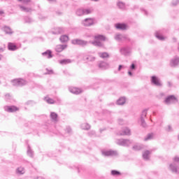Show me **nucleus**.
<instances>
[{"mask_svg":"<svg viewBox=\"0 0 179 179\" xmlns=\"http://www.w3.org/2000/svg\"><path fill=\"white\" fill-rule=\"evenodd\" d=\"M171 3L172 6H177L179 3V0H173Z\"/></svg>","mask_w":179,"mask_h":179,"instance_id":"obj_46","label":"nucleus"},{"mask_svg":"<svg viewBox=\"0 0 179 179\" xmlns=\"http://www.w3.org/2000/svg\"><path fill=\"white\" fill-rule=\"evenodd\" d=\"M8 47L10 51H15V50H17V46L12 43H9Z\"/></svg>","mask_w":179,"mask_h":179,"instance_id":"obj_23","label":"nucleus"},{"mask_svg":"<svg viewBox=\"0 0 179 179\" xmlns=\"http://www.w3.org/2000/svg\"><path fill=\"white\" fill-rule=\"evenodd\" d=\"M66 131H67L68 134H71V132H72V129H71V127H67Z\"/></svg>","mask_w":179,"mask_h":179,"instance_id":"obj_48","label":"nucleus"},{"mask_svg":"<svg viewBox=\"0 0 179 179\" xmlns=\"http://www.w3.org/2000/svg\"><path fill=\"white\" fill-rule=\"evenodd\" d=\"M69 91L71 93H73V94H80L82 93V89L78 88V87H71L69 88Z\"/></svg>","mask_w":179,"mask_h":179,"instance_id":"obj_11","label":"nucleus"},{"mask_svg":"<svg viewBox=\"0 0 179 179\" xmlns=\"http://www.w3.org/2000/svg\"><path fill=\"white\" fill-rule=\"evenodd\" d=\"M17 173L22 175V174H24V168L23 167H19L17 169Z\"/></svg>","mask_w":179,"mask_h":179,"instance_id":"obj_35","label":"nucleus"},{"mask_svg":"<svg viewBox=\"0 0 179 179\" xmlns=\"http://www.w3.org/2000/svg\"><path fill=\"white\" fill-rule=\"evenodd\" d=\"M122 68V65H120L118 67V71H121V69Z\"/></svg>","mask_w":179,"mask_h":179,"instance_id":"obj_54","label":"nucleus"},{"mask_svg":"<svg viewBox=\"0 0 179 179\" xmlns=\"http://www.w3.org/2000/svg\"><path fill=\"white\" fill-rule=\"evenodd\" d=\"M91 1H94V2H99V1L100 0H91Z\"/></svg>","mask_w":179,"mask_h":179,"instance_id":"obj_59","label":"nucleus"},{"mask_svg":"<svg viewBox=\"0 0 179 179\" xmlns=\"http://www.w3.org/2000/svg\"><path fill=\"white\" fill-rule=\"evenodd\" d=\"M117 145H119L120 146H124L126 148H128L130 145H132V141L129 139H117L116 140Z\"/></svg>","mask_w":179,"mask_h":179,"instance_id":"obj_1","label":"nucleus"},{"mask_svg":"<svg viewBox=\"0 0 179 179\" xmlns=\"http://www.w3.org/2000/svg\"><path fill=\"white\" fill-rule=\"evenodd\" d=\"M128 75H129V76H132V72L128 71Z\"/></svg>","mask_w":179,"mask_h":179,"instance_id":"obj_55","label":"nucleus"},{"mask_svg":"<svg viewBox=\"0 0 179 179\" xmlns=\"http://www.w3.org/2000/svg\"><path fill=\"white\" fill-rule=\"evenodd\" d=\"M89 135H96V131H92L89 133Z\"/></svg>","mask_w":179,"mask_h":179,"instance_id":"obj_49","label":"nucleus"},{"mask_svg":"<svg viewBox=\"0 0 179 179\" xmlns=\"http://www.w3.org/2000/svg\"><path fill=\"white\" fill-rule=\"evenodd\" d=\"M12 83L13 86H24V85H27V81L22 78H18L13 80Z\"/></svg>","mask_w":179,"mask_h":179,"instance_id":"obj_2","label":"nucleus"},{"mask_svg":"<svg viewBox=\"0 0 179 179\" xmlns=\"http://www.w3.org/2000/svg\"><path fill=\"white\" fill-rule=\"evenodd\" d=\"M87 61H90V62H93L96 59V57H93V56H89L86 58Z\"/></svg>","mask_w":179,"mask_h":179,"instance_id":"obj_45","label":"nucleus"},{"mask_svg":"<svg viewBox=\"0 0 179 179\" xmlns=\"http://www.w3.org/2000/svg\"><path fill=\"white\" fill-rule=\"evenodd\" d=\"M24 22H25V23H31V22H33V20L31 18H30L29 17H25Z\"/></svg>","mask_w":179,"mask_h":179,"instance_id":"obj_43","label":"nucleus"},{"mask_svg":"<svg viewBox=\"0 0 179 179\" xmlns=\"http://www.w3.org/2000/svg\"><path fill=\"white\" fill-rule=\"evenodd\" d=\"M18 6L21 12H24L25 13H31V12H33V8H31V7H27L23 5H19Z\"/></svg>","mask_w":179,"mask_h":179,"instance_id":"obj_7","label":"nucleus"},{"mask_svg":"<svg viewBox=\"0 0 179 179\" xmlns=\"http://www.w3.org/2000/svg\"><path fill=\"white\" fill-rule=\"evenodd\" d=\"M59 40H60L61 43H66L69 41V37L66 35H63V36H60Z\"/></svg>","mask_w":179,"mask_h":179,"instance_id":"obj_25","label":"nucleus"},{"mask_svg":"<svg viewBox=\"0 0 179 179\" xmlns=\"http://www.w3.org/2000/svg\"><path fill=\"white\" fill-rule=\"evenodd\" d=\"M66 48H68V45H57L55 48V51L57 52H62Z\"/></svg>","mask_w":179,"mask_h":179,"instance_id":"obj_10","label":"nucleus"},{"mask_svg":"<svg viewBox=\"0 0 179 179\" xmlns=\"http://www.w3.org/2000/svg\"><path fill=\"white\" fill-rule=\"evenodd\" d=\"M120 121H122V120H119V122H120Z\"/></svg>","mask_w":179,"mask_h":179,"instance_id":"obj_63","label":"nucleus"},{"mask_svg":"<svg viewBox=\"0 0 179 179\" xmlns=\"http://www.w3.org/2000/svg\"><path fill=\"white\" fill-rule=\"evenodd\" d=\"M155 37H157V38H158V40H161V41L164 40V37L160 36V35L159 34V31H157V32L155 33Z\"/></svg>","mask_w":179,"mask_h":179,"instance_id":"obj_42","label":"nucleus"},{"mask_svg":"<svg viewBox=\"0 0 179 179\" xmlns=\"http://www.w3.org/2000/svg\"><path fill=\"white\" fill-rule=\"evenodd\" d=\"M116 29L118 30H127V24L117 23L115 24Z\"/></svg>","mask_w":179,"mask_h":179,"instance_id":"obj_15","label":"nucleus"},{"mask_svg":"<svg viewBox=\"0 0 179 179\" xmlns=\"http://www.w3.org/2000/svg\"><path fill=\"white\" fill-rule=\"evenodd\" d=\"M99 55L101 58H108V57H110V55L106 52H100L99 53Z\"/></svg>","mask_w":179,"mask_h":179,"instance_id":"obj_34","label":"nucleus"},{"mask_svg":"<svg viewBox=\"0 0 179 179\" xmlns=\"http://www.w3.org/2000/svg\"><path fill=\"white\" fill-rule=\"evenodd\" d=\"M48 104H55V101L51 98H45Z\"/></svg>","mask_w":179,"mask_h":179,"instance_id":"obj_39","label":"nucleus"},{"mask_svg":"<svg viewBox=\"0 0 179 179\" xmlns=\"http://www.w3.org/2000/svg\"><path fill=\"white\" fill-rule=\"evenodd\" d=\"M155 134L152 133L148 134L144 138V141L146 142L148 141H150V139H153Z\"/></svg>","mask_w":179,"mask_h":179,"instance_id":"obj_28","label":"nucleus"},{"mask_svg":"<svg viewBox=\"0 0 179 179\" xmlns=\"http://www.w3.org/2000/svg\"><path fill=\"white\" fill-rule=\"evenodd\" d=\"M18 2H23V0H17Z\"/></svg>","mask_w":179,"mask_h":179,"instance_id":"obj_61","label":"nucleus"},{"mask_svg":"<svg viewBox=\"0 0 179 179\" xmlns=\"http://www.w3.org/2000/svg\"><path fill=\"white\" fill-rule=\"evenodd\" d=\"M71 43L74 45H81V47H85L88 44L87 41H83L82 39H73L71 41Z\"/></svg>","mask_w":179,"mask_h":179,"instance_id":"obj_3","label":"nucleus"},{"mask_svg":"<svg viewBox=\"0 0 179 179\" xmlns=\"http://www.w3.org/2000/svg\"><path fill=\"white\" fill-rule=\"evenodd\" d=\"M141 127H143V128H146L147 124H146V122L145 121V119H141Z\"/></svg>","mask_w":179,"mask_h":179,"instance_id":"obj_44","label":"nucleus"},{"mask_svg":"<svg viewBox=\"0 0 179 179\" xmlns=\"http://www.w3.org/2000/svg\"><path fill=\"white\" fill-rule=\"evenodd\" d=\"M95 40L98 41L100 40L101 41H106V36L103 35H96L94 36Z\"/></svg>","mask_w":179,"mask_h":179,"instance_id":"obj_27","label":"nucleus"},{"mask_svg":"<svg viewBox=\"0 0 179 179\" xmlns=\"http://www.w3.org/2000/svg\"><path fill=\"white\" fill-rule=\"evenodd\" d=\"M81 128L82 129H85L86 131H88V129H90V124H87V123H84L81 124Z\"/></svg>","mask_w":179,"mask_h":179,"instance_id":"obj_31","label":"nucleus"},{"mask_svg":"<svg viewBox=\"0 0 179 179\" xmlns=\"http://www.w3.org/2000/svg\"><path fill=\"white\" fill-rule=\"evenodd\" d=\"M84 15H90L93 12V9L88 8V9H83Z\"/></svg>","mask_w":179,"mask_h":179,"instance_id":"obj_38","label":"nucleus"},{"mask_svg":"<svg viewBox=\"0 0 179 179\" xmlns=\"http://www.w3.org/2000/svg\"><path fill=\"white\" fill-rule=\"evenodd\" d=\"M179 64V57H176L174 59H172L170 62L171 66L176 68Z\"/></svg>","mask_w":179,"mask_h":179,"instance_id":"obj_12","label":"nucleus"},{"mask_svg":"<svg viewBox=\"0 0 179 179\" xmlns=\"http://www.w3.org/2000/svg\"><path fill=\"white\" fill-rule=\"evenodd\" d=\"M146 115H148V109H145L142 111L140 120H145Z\"/></svg>","mask_w":179,"mask_h":179,"instance_id":"obj_29","label":"nucleus"},{"mask_svg":"<svg viewBox=\"0 0 179 179\" xmlns=\"http://www.w3.org/2000/svg\"><path fill=\"white\" fill-rule=\"evenodd\" d=\"M151 82L153 85H155V86H162V83L160 82L159 78L155 76L151 77Z\"/></svg>","mask_w":179,"mask_h":179,"instance_id":"obj_8","label":"nucleus"},{"mask_svg":"<svg viewBox=\"0 0 179 179\" xmlns=\"http://www.w3.org/2000/svg\"><path fill=\"white\" fill-rule=\"evenodd\" d=\"M115 40H117V41H121L125 38L122 34H117L115 36Z\"/></svg>","mask_w":179,"mask_h":179,"instance_id":"obj_33","label":"nucleus"},{"mask_svg":"<svg viewBox=\"0 0 179 179\" xmlns=\"http://www.w3.org/2000/svg\"><path fill=\"white\" fill-rule=\"evenodd\" d=\"M169 131H171V126H169Z\"/></svg>","mask_w":179,"mask_h":179,"instance_id":"obj_60","label":"nucleus"},{"mask_svg":"<svg viewBox=\"0 0 179 179\" xmlns=\"http://www.w3.org/2000/svg\"><path fill=\"white\" fill-rule=\"evenodd\" d=\"M127 101L125 99V97H120L117 101V104L118 106H124V103Z\"/></svg>","mask_w":179,"mask_h":179,"instance_id":"obj_22","label":"nucleus"},{"mask_svg":"<svg viewBox=\"0 0 179 179\" xmlns=\"http://www.w3.org/2000/svg\"><path fill=\"white\" fill-rule=\"evenodd\" d=\"M52 73V71H50L49 73Z\"/></svg>","mask_w":179,"mask_h":179,"instance_id":"obj_62","label":"nucleus"},{"mask_svg":"<svg viewBox=\"0 0 179 179\" xmlns=\"http://www.w3.org/2000/svg\"><path fill=\"white\" fill-rule=\"evenodd\" d=\"M178 99H177V98L173 95H171L166 97L165 99L166 104H173L174 103H178Z\"/></svg>","mask_w":179,"mask_h":179,"instance_id":"obj_4","label":"nucleus"},{"mask_svg":"<svg viewBox=\"0 0 179 179\" xmlns=\"http://www.w3.org/2000/svg\"><path fill=\"white\" fill-rule=\"evenodd\" d=\"M117 6L120 9H125V3L122 1H118Z\"/></svg>","mask_w":179,"mask_h":179,"instance_id":"obj_32","label":"nucleus"},{"mask_svg":"<svg viewBox=\"0 0 179 179\" xmlns=\"http://www.w3.org/2000/svg\"><path fill=\"white\" fill-rule=\"evenodd\" d=\"M50 118L52 121L55 122H57L58 121V114H57L55 112H51L50 113Z\"/></svg>","mask_w":179,"mask_h":179,"instance_id":"obj_21","label":"nucleus"},{"mask_svg":"<svg viewBox=\"0 0 179 179\" xmlns=\"http://www.w3.org/2000/svg\"><path fill=\"white\" fill-rule=\"evenodd\" d=\"M169 169L171 171H172V173H176V174L179 173L178 168H177V166H176V165H174L173 164H170Z\"/></svg>","mask_w":179,"mask_h":179,"instance_id":"obj_19","label":"nucleus"},{"mask_svg":"<svg viewBox=\"0 0 179 179\" xmlns=\"http://www.w3.org/2000/svg\"><path fill=\"white\" fill-rule=\"evenodd\" d=\"M27 155L29 157H33V151L31 150V148H30V146H28Z\"/></svg>","mask_w":179,"mask_h":179,"instance_id":"obj_40","label":"nucleus"},{"mask_svg":"<svg viewBox=\"0 0 179 179\" xmlns=\"http://www.w3.org/2000/svg\"><path fill=\"white\" fill-rule=\"evenodd\" d=\"M173 162H175V163H179V157H175L173 158Z\"/></svg>","mask_w":179,"mask_h":179,"instance_id":"obj_47","label":"nucleus"},{"mask_svg":"<svg viewBox=\"0 0 179 179\" xmlns=\"http://www.w3.org/2000/svg\"><path fill=\"white\" fill-rule=\"evenodd\" d=\"M42 55L43 57H46V58H48L49 59L50 58H52V52H51V50H46L45 52L42 53Z\"/></svg>","mask_w":179,"mask_h":179,"instance_id":"obj_16","label":"nucleus"},{"mask_svg":"<svg viewBox=\"0 0 179 179\" xmlns=\"http://www.w3.org/2000/svg\"><path fill=\"white\" fill-rule=\"evenodd\" d=\"M3 31L6 33V34H13V31L12 30V29L8 26H5L4 27H3Z\"/></svg>","mask_w":179,"mask_h":179,"instance_id":"obj_14","label":"nucleus"},{"mask_svg":"<svg viewBox=\"0 0 179 179\" xmlns=\"http://www.w3.org/2000/svg\"><path fill=\"white\" fill-rule=\"evenodd\" d=\"M92 44H93V45H95L96 47H103V43L100 42V41H93L92 42Z\"/></svg>","mask_w":179,"mask_h":179,"instance_id":"obj_30","label":"nucleus"},{"mask_svg":"<svg viewBox=\"0 0 179 179\" xmlns=\"http://www.w3.org/2000/svg\"><path fill=\"white\" fill-rule=\"evenodd\" d=\"M83 26L88 27L89 26H93L94 24V19L86 18L83 21Z\"/></svg>","mask_w":179,"mask_h":179,"instance_id":"obj_5","label":"nucleus"},{"mask_svg":"<svg viewBox=\"0 0 179 179\" xmlns=\"http://www.w3.org/2000/svg\"><path fill=\"white\" fill-rule=\"evenodd\" d=\"M134 150H142L143 149V146L141 145H135L133 146Z\"/></svg>","mask_w":179,"mask_h":179,"instance_id":"obj_36","label":"nucleus"},{"mask_svg":"<svg viewBox=\"0 0 179 179\" xmlns=\"http://www.w3.org/2000/svg\"><path fill=\"white\" fill-rule=\"evenodd\" d=\"M149 155H150V151L146 150L143 153V159L144 160H149Z\"/></svg>","mask_w":179,"mask_h":179,"instance_id":"obj_26","label":"nucleus"},{"mask_svg":"<svg viewBox=\"0 0 179 179\" xmlns=\"http://www.w3.org/2000/svg\"><path fill=\"white\" fill-rule=\"evenodd\" d=\"M173 41L174 43H177V38H173Z\"/></svg>","mask_w":179,"mask_h":179,"instance_id":"obj_53","label":"nucleus"},{"mask_svg":"<svg viewBox=\"0 0 179 179\" xmlns=\"http://www.w3.org/2000/svg\"><path fill=\"white\" fill-rule=\"evenodd\" d=\"M112 176H121V172L115 170L111 171Z\"/></svg>","mask_w":179,"mask_h":179,"instance_id":"obj_41","label":"nucleus"},{"mask_svg":"<svg viewBox=\"0 0 179 179\" xmlns=\"http://www.w3.org/2000/svg\"><path fill=\"white\" fill-rule=\"evenodd\" d=\"M31 0H23L22 2L24 3H29V2H30Z\"/></svg>","mask_w":179,"mask_h":179,"instance_id":"obj_50","label":"nucleus"},{"mask_svg":"<svg viewBox=\"0 0 179 179\" xmlns=\"http://www.w3.org/2000/svg\"><path fill=\"white\" fill-rule=\"evenodd\" d=\"M3 108L7 113H16V111H19V108L15 106H6Z\"/></svg>","mask_w":179,"mask_h":179,"instance_id":"obj_6","label":"nucleus"},{"mask_svg":"<svg viewBox=\"0 0 179 179\" xmlns=\"http://www.w3.org/2000/svg\"><path fill=\"white\" fill-rule=\"evenodd\" d=\"M6 99H10V94H6Z\"/></svg>","mask_w":179,"mask_h":179,"instance_id":"obj_52","label":"nucleus"},{"mask_svg":"<svg viewBox=\"0 0 179 179\" xmlns=\"http://www.w3.org/2000/svg\"><path fill=\"white\" fill-rule=\"evenodd\" d=\"M50 2H55V0H48Z\"/></svg>","mask_w":179,"mask_h":179,"instance_id":"obj_57","label":"nucleus"},{"mask_svg":"<svg viewBox=\"0 0 179 179\" xmlns=\"http://www.w3.org/2000/svg\"><path fill=\"white\" fill-rule=\"evenodd\" d=\"M52 34H61L64 33V29L61 27H57L54 31H52Z\"/></svg>","mask_w":179,"mask_h":179,"instance_id":"obj_20","label":"nucleus"},{"mask_svg":"<svg viewBox=\"0 0 179 179\" xmlns=\"http://www.w3.org/2000/svg\"><path fill=\"white\" fill-rule=\"evenodd\" d=\"M76 15L78 16H83L84 14V10L83 9H78L76 11Z\"/></svg>","mask_w":179,"mask_h":179,"instance_id":"obj_37","label":"nucleus"},{"mask_svg":"<svg viewBox=\"0 0 179 179\" xmlns=\"http://www.w3.org/2000/svg\"><path fill=\"white\" fill-rule=\"evenodd\" d=\"M168 85H169V87L171 86V83L168 82Z\"/></svg>","mask_w":179,"mask_h":179,"instance_id":"obj_58","label":"nucleus"},{"mask_svg":"<svg viewBox=\"0 0 179 179\" xmlns=\"http://www.w3.org/2000/svg\"><path fill=\"white\" fill-rule=\"evenodd\" d=\"M102 155L103 156H117L118 152L114 150L102 151Z\"/></svg>","mask_w":179,"mask_h":179,"instance_id":"obj_9","label":"nucleus"},{"mask_svg":"<svg viewBox=\"0 0 179 179\" xmlns=\"http://www.w3.org/2000/svg\"><path fill=\"white\" fill-rule=\"evenodd\" d=\"M131 69H135L136 66L134 64H132L130 66Z\"/></svg>","mask_w":179,"mask_h":179,"instance_id":"obj_51","label":"nucleus"},{"mask_svg":"<svg viewBox=\"0 0 179 179\" xmlns=\"http://www.w3.org/2000/svg\"><path fill=\"white\" fill-rule=\"evenodd\" d=\"M3 13H3V10H0V16L2 15H3Z\"/></svg>","mask_w":179,"mask_h":179,"instance_id":"obj_56","label":"nucleus"},{"mask_svg":"<svg viewBox=\"0 0 179 179\" xmlns=\"http://www.w3.org/2000/svg\"><path fill=\"white\" fill-rule=\"evenodd\" d=\"M120 52L122 55H129L131 54V49L129 48H122L120 49Z\"/></svg>","mask_w":179,"mask_h":179,"instance_id":"obj_13","label":"nucleus"},{"mask_svg":"<svg viewBox=\"0 0 179 179\" xmlns=\"http://www.w3.org/2000/svg\"><path fill=\"white\" fill-rule=\"evenodd\" d=\"M59 62L61 65H68V64L72 63V60H71V59H64L59 61Z\"/></svg>","mask_w":179,"mask_h":179,"instance_id":"obj_18","label":"nucleus"},{"mask_svg":"<svg viewBox=\"0 0 179 179\" xmlns=\"http://www.w3.org/2000/svg\"><path fill=\"white\" fill-rule=\"evenodd\" d=\"M120 136H124V135L129 136V135H131V130L128 128H125L122 133H120Z\"/></svg>","mask_w":179,"mask_h":179,"instance_id":"obj_24","label":"nucleus"},{"mask_svg":"<svg viewBox=\"0 0 179 179\" xmlns=\"http://www.w3.org/2000/svg\"><path fill=\"white\" fill-rule=\"evenodd\" d=\"M108 66H109L108 63L105 62H101L99 64V68H100L101 69H107Z\"/></svg>","mask_w":179,"mask_h":179,"instance_id":"obj_17","label":"nucleus"}]
</instances>
